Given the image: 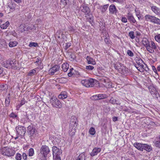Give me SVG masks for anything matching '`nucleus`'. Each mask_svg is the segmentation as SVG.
<instances>
[{
    "label": "nucleus",
    "mask_w": 160,
    "mask_h": 160,
    "mask_svg": "<svg viewBox=\"0 0 160 160\" xmlns=\"http://www.w3.org/2000/svg\"><path fill=\"white\" fill-rule=\"evenodd\" d=\"M96 81L92 78L82 80L81 81L82 84L86 87H92L95 84Z\"/></svg>",
    "instance_id": "f257e3e1"
},
{
    "label": "nucleus",
    "mask_w": 160,
    "mask_h": 160,
    "mask_svg": "<svg viewBox=\"0 0 160 160\" xmlns=\"http://www.w3.org/2000/svg\"><path fill=\"white\" fill-rule=\"evenodd\" d=\"M28 132L32 138H35L38 136L37 131L32 125H29L28 127Z\"/></svg>",
    "instance_id": "f03ea898"
},
{
    "label": "nucleus",
    "mask_w": 160,
    "mask_h": 160,
    "mask_svg": "<svg viewBox=\"0 0 160 160\" xmlns=\"http://www.w3.org/2000/svg\"><path fill=\"white\" fill-rule=\"evenodd\" d=\"M15 152L14 150L7 148H4L1 151V153L2 155L9 157L13 156Z\"/></svg>",
    "instance_id": "7ed1b4c3"
},
{
    "label": "nucleus",
    "mask_w": 160,
    "mask_h": 160,
    "mask_svg": "<svg viewBox=\"0 0 160 160\" xmlns=\"http://www.w3.org/2000/svg\"><path fill=\"white\" fill-rule=\"evenodd\" d=\"M145 18L146 20L150 21L154 24L160 25V19L155 16L150 15H147L145 16Z\"/></svg>",
    "instance_id": "20e7f679"
},
{
    "label": "nucleus",
    "mask_w": 160,
    "mask_h": 160,
    "mask_svg": "<svg viewBox=\"0 0 160 160\" xmlns=\"http://www.w3.org/2000/svg\"><path fill=\"white\" fill-rule=\"evenodd\" d=\"M98 79L103 82V84L105 87L107 88H110L112 87V83L108 78L101 76Z\"/></svg>",
    "instance_id": "39448f33"
},
{
    "label": "nucleus",
    "mask_w": 160,
    "mask_h": 160,
    "mask_svg": "<svg viewBox=\"0 0 160 160\" xmlns=\"http://www.w3.org/2000/svg\"><path fill=\"white\" fill-rule=\"evenodd\" d=\"M16 130L17 135L22 138L26 132L25 128L23 126L19 125L16 128Z\"/></svg>",
    "instance_id": "423d86ee"
},
{
    "label": "nucleus",
    "mask_w": 160,
    "mask_h": 160,
    "mask_svg": "<svg viewBox=\"0 0 160 160\" xmlns=\"http://www.w3.org/2000/svg\"><path fill=\"white\" fill-rule=\"evenodd\" d=\"M50 103L53 107L59 108L62 107V104L61 102L55 97H53L51 99Z\"/></svg>",
    "instance_id": "0eeeda50"
},
{
    "label": "nucleus",
    "mask_w": 160,
    "mask_h": 160,
    "mask_svg": "<svg viewBox=\"0 0 160 160\" xmlns=\"http://www.w3.org/2000/svg\"><path fill=\"white\" fill-rule=\"evenodd\" d=\"M135 60L137 63L138 65V67H136V68L137 69L139 70L141 72H142L141 71V69L143 71L142 68H143L144 67V65H143V63H144L142 60L140 58H136L135 59Z\"/></svg>",
    "instance_id": "6e6552de"
},
{
    "label": "nucleus",
    "mask_w": 160,
    "mask_h": 160,
    "mask_svg": "<svg viewBox=\"0 0 160 160\" xmlns=\"http://www.w3.org/2000/svg\"><path fill=\"white\" fill-rule=\"evenodd\" d=\"M40 152L45 157L49 153L50 150L48 146L46 145H43L40 149Z\"/></svg>",
    "instance_id": "1a4fd4ad"
},
{
    "label": "nucleus",
    "mask_w": 160,
    "mask_h": 160,
    "mask_svg": "<svg viewBox=\"0 0 160 160\" xmlns=\"http://www.w3.org/2000/svg\"><path fill=\"white\" fill-rule=\"evenodd\" d=\"M76 122H75L74 125H72V124H70L69 130V133L71 136H73L75 135V133L76 131V124L75 123Z\"/></svg>",
    "instance_id": "9d476101"
},
{
    "label": "nucleus",
    "mask_w": 160,
    "mask_h": 160,
    "mask_svg": "<svg viewBox=\"0 0 160 160\" xmlns=\"http://www.w3.org/2000/svg\"><path fill=\"white\" fill-rule=\"evenodd\" d=\"M109 13L112 14L116 15L118 12V10L115 6L113 4H112L109 6Z\"/></svg>",
    "instance_id": "9b49d317"
},
{
    "label": "nucleus",
    "mask_w": 160,
    "mask_h": 160,
    "mask_svg": "<svg viewBox=\"0 0 160 160\" xmlns=\"http://www.w3.org/2000/svg\"><path fill=\"white\" fill-rule=\"evenodd\" d=\"M142 44L145 46L148 51H151L152 52V51L150 48V42L146 38H144L142 41Z\"/></svg>",
    "instance_id": "f8f14e48"
},
{
    "label": "nucleus",
    "mask_w": 160,
    "mask_h": 160,
    "mask_svg": "<svg viewBox=\"0 0 160 160\" xmlns=\"http://www.w3.org/2000/svg\"><path fill=\"white\" fill-rule=\"evenodd\" d=\"M12 64H11L10 67L14 69H17L19 68L20 65L18 61L14 59L11 60Z\"/></svg>",
    "instance_id": "ddd939ff"
},
{
    "label": "nucleus",
    "mask_w": 160,
    "mask_h": 160,
    "mask_svg": "<svg viewBox=\"0 0 160 160\" xmlns=\"http://www.w3.org/2000/svg\"><path fill=\"white\" fill-rule=\"evenodd\" d=\"M59 66L58 65H54L49 70V71L51 75H53L55 72L59 70Z\"/></svg>",
    "instance_id": "4468645a"
},
{
    "label": "nucleus",
    "mask_w": 160,
    "mask_h": 160,
    "mask_svg": "<svg viewBox=\"0 0 160 160\" xmlns=\"http://www.w3.org/2000/svg\"><path fill=\"white\" fill-rule=\"evenodd\" d=\"M101 151V148L97 147L93 149L92 152L90 153V155L92 157L94 156L97 155Z\"/></svg>",
    "instance_id": "2eb2a0df"
},
{
    "label": "nucleus",
    "mask_w": 160,
    "mask_h": 160,
    "mask_svg": "<svg viewBox=\"0 0 160 160\" xmlns=\"http://www.w3.org/2000/svg\"><path fill=\"white\" fill-rule=\"evenodd\" d=\"M52 150L53 152V156L57 154H61L62 152V150L58 148L56 146L53 147Z\"/></svg>",
    "instance_id": "dca6fc26"
},
{
    "label": "nucleus",
    "mask_w": 160,
    "mask_h": 160,
    "mask_svg": "<svg viewBox=\"0 0 160 160\" xmlns=\"http://www.w3.org/2000/svg\"><path fill=\"white\" fill-rule=\"evenodd\" d=\"M7 8H10V11L11 12H13L15 10V4L14 2L11 1H9L7 4Z\"/></svg>",
    "instance_id": "f3484780"
},
{
    "label": "nucleus",
    "mask_w": 160,
    "mask_h": 160,
    "mask_svg": "<svg viewBox=\"0 0 160 160\" xmlns=\"http://www.w3.org/2000/svg\"><path fill=\"white\" fill-rule=\"evenodd\" d=\"M109 102L113 104L120 105L119 100L116 98L112 97L109 101Z\"/></svg>",
    "instance_id": "a211bd4d"
},
{
    "label": "nucleus",
    "mask_w": 160,
    "mask_h": 160,
    "mask_svg": "<svg viewBox=\"0 0 160 160\" xmlns=\"http://www.w3.org/2000/svg\"><path fill=\"white\" fill-rule=\"evenodd\" d=\"M80 9L82 12L85 13L86 14H88L90 12V9L89 7L84 5H82L80 7Z\"/></svg>",
    "instance_id": "6ab92c4d"
},
{
    "label": "nucleus",
    "mask_w": 160,
    "mask_h": 160,
    "mask_svg": "<svg viewBox=\"0 0 160 160\" xmlns=\"http://www.w3.org/2000/svg\"><path fill=\"white\" fill-rule=\"evenodd\" d=\"M143 144L136 142L133 143V145L138 150L142 151Z\"/></svg>",
    "instance_id": "aec40b11"
},
{
    "label": "nucleus",
    "mask_w": 160,
    "mask_h": 160,
    "mask_svg": "<svg viewBox=\"0 0 160 160\" xmlns=\"http://www.w3.org/2000/svg\"><path fill=\"white\" fill-rule=\"evenodd\" d=\"M127 17L128 20L130 23H135L136 22V20L132 14L128 13Z\"/></svg>",
    "instance_id": "412c9836"
},
{
    "label": "nucleus",
    "mask_w": 160,
    "mask_h": 160,
    "mask_svg": "<svg viewBox=\"0 0 160 160\" xmlns=\"http://www.w3.org/2000/svg\"><path fill=\"white\" fill-rule=\"evenodd\" d=\"M109 6L108 4L101 5L99 6V9L102 13H103L107 10Z\"/></svg>",
    "instance_id": "4be33fe9"
},
{
    "label": "nucleus",
    "mask_w": 160,
    "mask_h": 160,
    "mask_svg": "<svg viewBox=\"0 0 160 160\" xmlns=\"http://www.w3.org/2000/svg\"><path fill=\"white\" fill-rule=\"evenodd\" d=\"M150 50L152 51V52H151V51L148 52L152 53H154V50H156L157 49V46L154 42L152 41L151 43H150Z\"/></svg>",
    "instance_id": "5701e85b"
},
{
    "label": "nucleus",
    "mask_w": 160,
    "mask_h": 160,
    "mask_svg": "<svg viewBox=\"0 0 160 160\" xmlns=\"http://www.w3.org/2000/svg\"><path fill=\"white\" fill-rule=\"evenodd\" d=\"M86 60L87 62L89 64H91L93 65H95L96 63L94 59L89 56H87L86 58Z\"/></svg>",
    "instance_id": "b1692460"
},
{
    "label": "nucleus",
    "mask_w": 160,
    "mask_h": 160,
    "mask_svg": "<svg viewBox=\"0 0 160 160\" xmlns=\"http://www.w3.org/2000/svg\"><path fill=\"white\" fill-rule=\"evenodd\" d=\"M152 11L156 14L160 15V9L156 6H152L151 7Z\"/></svg>",
    "instance_id": "393cba45"
},
{
    "label": "nucleus",
    "mask_w": 160,
    "mask_h": 160,
    "mask_svg": "<svg viewBox=\"0 0 160 160\" xmlns=\"http://www.w3.org/2000/svg\"><path fill=\"white\" fill-rule=\"evenodd\" d=\"M11 63V61L7 60L3 62L2 64L3 67L6 68H8L9 67H10L11 64H12Z\"/></svg>",
    "instance_id": "a878e982"
},
{
    "label": "nucleus",
    "mask_w": 160,
    "mask_h": 160,
    "mask_svg": "<svg viewBox=\"0 0 160 160\" xmlns=\"http://www.w3.org/2000/svg\"><path fill=\"white\" fill-rule=\"evenodd\" d=\"M123 65L120 62H117L114 65V67L115 69L119 72L121 69Z\"/></svg>",
    "instance_id": "bb28decb"
},
{
    "label": "nucleus",
    "mask_w": 160,
    "mask_h": 160,
    "mask_svg": "<svg viewBox=\"0 0 160 160\" xmlns=\"http://www.w3.org/2000/svg\"><path fill=\"white\" fill-rule=\"evenodd\" d=\"M58 97L60 99H64L66 98L67 97V92H62L58 96Z\"/></svg>",
    "instance_id": "cd10ccee"
},
{
    "label": "nucleus",
    "mask_w": 160,
    "mask_h": 160,
    "mask_svg": "<svg viewBox=\"0 0 160 160\" xmlns=\"http://www.w3.org/2000/svg\"><path fill=\"white\" fill-rule=\"evenodd\" d=\"M143 147V150H145L146 151L150 152L152 150V147L151 145H148L147 144H144Z\"/></svg>",
    "instance_id": "c85d7f7f"
},
{
    "label": "nucleus",
    "mask_w": 160,
    "mask_h": 160,
    "mask_svg": "<svg viewBox=\"0 0 160 160\" xmlns=\"http://www.w3.org/2000/svg\"><path fill=\"white\" fill-rule=\"evenodd\" d=\"M155 146L158 148H160V135L159 136L158 138L154 142Z\"/></svg>",
    "instance_id": "c756f323"
},
{
    "label": "nucleus",
    "mask_w": 160,
    "mask_h": 160,
    "mask_svg": "<svg viewBox=\"0 0 160 160\" xmlns=\"http://www.w3.org/2000/svg\"><path fill=\"white\" fill-rule=\"evenodd\" d=\"M69 65L67 63H64L62 65V68L64 72H66L69 68Z\"/></svg>",
    "instance_id": "7c9ffc66"
},
{
    "label": "nucleus",
    "mask_w": 160,
    "mask_h": 160,
    "mask_svg": "<svg viewBox=\"0 0 160 160\" xmlns=\"http://www.w3.org/2000/svg\"><path fill=\"white\" fill-rule=\"evenodd\" d=\"M127 68L123 66L119 72H121L122 74H125L127 73Z\"/></svg>",
    "instance_id": "2f4dec72"
},
{
    "label": "nucleus",
    "mask_w": 160,
    "mask_h": 160,
    "mask_svg": "<svg viewBox=\"0 0 160 160\" xmlns=\"http://www.w3.org/2000/svg\"><path fill=\"white\" fill-rule=\"evenodd\" d=\"M149 90L152 96L154 95L157 92L154 87L151 86L149 88Z\"/></svg>",
    "instance_id": "473e14b6"
},
{
    "label": "nucleus",
    "mask_w": 160,
    "mask_h": 160,
    "mask_svg": "<svg viewBox=\"0 0 160 160\" xmlns=\"http://www.w3.org/2000/svg\"><path fill=\"white\" fill-rule=\"evenodd\" d=\"M36 64V66H38V68L42 69L43 66L41 65L42 61H36L34 62Z\"/></svg>",
    "instance_id": "72a5a7b5"
},
{
    "label": "nucleus",
    "mask_w": 160,
    "mask_h": 160,
    "mask_svg": "<svg viewBox=\"0 0 160 160\" xmlns=\"http://www.w3.org/2000/svg\"><path fill=\"white\" fill-rule=\"evenodd\" d=\"M18 42L17 41H11L8 44L9 46L10 47H13L17 46Z\"/></svg>",
    "instance_id": "f704fd0d"
},
{
    "label": "nucleus",
    "mask_w": 160,
    "mask_h": 160,
    "mask_svg": "<svg viewBox=\"0 0 160 160\" xmlns=\"http://www.w3.org/2000/svg\"><path fill=\"white\" fill-rule=\"evenodd\" d=\"M9 25V22L8 21H7L5 23L1 25L0 28L2 29H5L7 28Z\"/></svg>",
    "instance_id": "c9c22d12"
},
{
    "label": "nucleus",
    "mask_w": 160,
    "mask_h": 160,
    "mask_svg": "<svg viewBox=\"0 0 160 160\" xmlns=\"http://www.w3.org/2000/svg\"><path fill=\"white\" fill-rule=\"evenodd\" d=\"M85 156L84 153L80 154L76 160H85Z\"/></svg>",
    "instance_id": "e433bc0d"
},
{
    "label": "nucleus",
    "mask_w": 160,
    "mask_h": 160,
    "mask_svg": "<svg viewBox=\"0 0 160 160\" xmlns=\"http://www.w3.org/2000/svg\"><path fill=\"white\" fill-rule=\"evenodd\" d=\"M98 100L103 99L107 98V95L104 94H98Z\"/></svg>",
    "instance_id": "4c0bfd02"
},
{
    "label": "nucleus",
    "mask_w": 160,
    "mask_h": 160,
    "mask_svg": "<svg viewBox=\"0 0 160 160\" xmlns=\"http://www.w3.org/2000/svg\"><path fill=\"white\" fill-rule=\"evenodd\" d=\"M36 73V71L35 69H32L30 71L28 74L29 76H32Z\"/></svg>",
    "instance_id": "58836bf2"
},
{
    "label": "nucleus",
    "mask_w": 160,
    "mask_h": 160,
    "mask_svg": "<svg viewBox=\"0 0 160 160\" xmlns=\"http://www.w3.org/2000/svg\"><path fill=\"white\" fill-rule=\"evenodd\" d=\"M154 98H156L158 100L160 101V96L159 93L157 92H156L152 96Z\"/></svg>",
    "instance_id": "ea45409f"
},
{
    "label": "nucleus",
    "mask_w": 160,
    "mask_h": 160,
    "mask_svg": "<svg viewBox=\"0 0 160 160\" xmlns=\"http://www.w3.org/2000/svg\"><path fill=\"white\" fill-rule=\"evenodd\" d=\"M73 71L74 70L73 69V68H70V72L68 73V76L69 77H72L74 74H75V73Z\"/></svg>",
    "instance_id": "a19ab883"
},
{
    "label": "nucleus",
    "mask_w": 160,
    "mask_h": 160,
    "mask_svg": "<svg viewBox=\"0 0 160 160\" xmlns=\"http://www.w3.org/2000/svg\"><path fill=\"white\" fill-rule=\"evenodd\" d=\"M60 154H56L53 156V158L54 160H61V157L60 156Z\"/></svg>",
    "instance_id": "79ce46f5"
},
{
    "label": "nucleus",
    "mask_w": 160,
    "mask_h": 160,
    "mask_svg": "<svg viewBox=\"0 0 160 160\" xmlns=\"http://www.w3.org/2000/svg\"><path fill=\"white\" fill-rule=\"evenodd\" d=\"M62 34L60 31H58L56 34V37H57L58 38H60L62 37Z\"/></svg>",
    "instance_id": "37998d69"
},
{
    "label": "nucleus",
    "mask_w": 160,
    "mask_h": 160,
    "mask_svg": "<svg viewBox=\"0 0 160 160\" xmlns=\"http://www.w3.org/2000/svg\"><path fill=\"white\" fill-rule=\"evenodd\" d=\"M1 45L4 48H7V47H8V44L5 41H2L1 42Z\"/></svg>",
    "instance_id": "c03bdc74"
},
{
    "label": "nucleus",
    "mask_w": 160,
    "mask_h": 160,
    "mask_svg": "<svg viewBox=\"0 0 160 160\" xmlns=\"http://www.w3.org/2000/svg\"><path fill=\"white\" fill-rule=\"evenodd\" d=\"M34 153V151L33 148H30L29 149V156H32Z\"/></svg>",
    "instance_id": "a18cd8bd"
},
{
    "label": "nucleus",
    "mask_w": 160,
    "mask_h": 160,
    "mask_svg": "<svg viewBox=\"0 0 160 160\" xmlns=\"http://www.w3.org/2000/svg\"><path fill=\"white\" fill-rule=\"evenodd\" d=\"M89 132L92 135H94L95 133L94 128L92 127L90 128L89 131Z\"/></svg>",
    "instance_id": "49530a36"
},
{
    "label": "nucleus",
    "mask_w": 160,
    "mask_h": 160,
    "mask_svg": "<svg viewBox=\"0 0 160 160\" xmlns=\"http://www.w3.org/2000/svg\"><path fill=\"white\" fill-rule=\"evenodd\" d=\"M20 27V31L22 32L25 31V25H21Z\"/></svg>",
    "instance_id": "de8ad7c7"
},
{
    "label": "nucleus",
    "mask_w": 160,
    "mask_h": 160,
    "mask_svg": "<svg viewBox=\"0 0 160 160\" xmlns=\"http://www.w3.org/2000/svg\"><path fill=\"white\" fill-rule=\"evenodd\" d=\"M155 39L158 42L160 43V34H158L155 36Z\"/></svg>",
    "instance_id": "09e8293b"
},
{
    "label": "nucleus",
    "mask_w": 160,
    "mask_h": 160,
    "mask_svg": "<svg viewBox=\"0 0 160 160\" xmlns=\"http://www.w3.org/2000/svg\"><path fill=\"white\" fill-rule=\"evenodd\" d=\"M15 158L16 160H21L22 159L21 155L19 153H17L15 157Z\"/></svg>",
    "instance_id": "8fccbe9b"
},
{
    "label": "nucleus",
    "mask_w": 160,
    "mask_h": 160,
    "mask_svg": "<svg viewBox=\"0 0 160 160\" xmlns=\"http://www.w3.org/2000/svg\"><path fill=\"white\" fill-rule=\"evenodd\" d=\"M129 36L131 39H134L135 38L134 32L133 31L130 32L129 33Z\"/></svg>",
    "instance_id": "3c124183"
},
{
    "label": "nucleus",
    "mask_w": 160,
    "mask_h": 160,
    "mask_svg": "<svg viewBox=\"0 0 160 160\" xmlns=\"http://www.w3.org/2000/svg\"><path fill=\"white\" fill-rule=\"evenodd\" d=\"M94 67L91 65L87 66L86 67V69L88 70H92L94 69Z\"/></svg>",
    "instance_id": "603ef678"
},
{
    "label": "nucleus",
    "mask_w": 160,
    "mask_h": 160,
    "mask_svg": "<svg viewBox=\"0 0 160 160\" xmlns=\"http://www.w3.org/2000/svg\"><path fill=\"white\" fill-rule=\"evenodd\" d=\"M127 54L130 57H133L134 55L133 52L130 50H128L127 51Z\"/></svg>",
    "instance_id": "864d4df0"
},
{
    "label": "nucleus",
    "mask_w": 160,
    "mask_h": 160,
    "mask_svg": "<svg viewBox=\"0 0 160 160\" xmlns=\"http://www.w3.org/2000/svg\"><path fill=\"white\" fill-rule=\"evenodd\" d=\"M91 99L94 100H98V95H96L92 96L91 97Z\"/></svg>",
    "instance_id": "5fc2aeb1"
},
{
    "label": "nucleus",
    "mask_w": 160,
    "mask_h": 160,
    "mask_svg": "<svg viewBox=\"0 0 160 160\" xmlns=\"http://www.w3.org/2000/svg\"><path fill=\"white\" fill-rule=\"evenodd\" d=\"M38 44L37 43L34 42H31L29 43V46L30 47H31L32 46L36 47L37 46H38Z\"/></svg>",
    "instance_id": "6e6d98bb"
},
{
    "label": "nucleus",
    "mask_w": 160,
    "mask_h": 160,
    "mask_svg": "<svg viewBox=\"0 0 160 160\" xmlns=\"http://www.w3.org/2000/svg\"><path fill=\"white\" fill-rule=\"evenodd\" d=\"M25 103V101L24 100H22L21 102L19 103L18 106L19 108H20Z\"/></svg>",
    "instance_id": "4d7b16f0"
},
{
    "label": "nucleus",
    "mask_w": 160,
    "mask_h": 160,
    "mask_svg": "<svg viewBox=\"0 0 160 160\" xmlns=\"http://www.w3.org/2000/svg\"><path fill=\"white\" fill-rule=\"evenodd\" d=\"M6 86V85H0V90L2 91L3 90H5L6 89V88L5 86Z\"/></svg>",
    "instance_id": "13d9d810"
},
{
    "label": "nucleus",
    "mask_w": 160,
    "mask_h": 160,
    "mask_svg": "<svg viewBox=\"0 0 160 160\" xmlns=\"http://www.w3.org/2000/svg\"><path fill=\"white\" fill-rule=\"evenodd\" d=\"M60 81H61V83H64L67 82V79L65 78H61L60 80Z\"/></svg>",
    "instance_id": "bf43d9fd"
},
{
    "label": "nucleus",
    "mask_w": 160,
    "mask_h": 160,
    "mask_svg": "<svg viewBox=\"0 0 160 160\" xmlns=\"http://www.w3.org/2000/svg\"><path fill=\"white\" fill-rule=\"evenodd\" d=\"M68 1V0H61V2L64 6H66L67 4Z\"/></svg>",
    "instance_id": "052dcab7"
},
{
    "label": "nucleus",
    "mask_w": 160,
    "mask_h": 160,
    "mask_svg": "<svg viewBox=\"0 0 160 160\" xmlns=\"http://www.w3.org/2000/svg\"><path fill=\"white\" fill-rule=\"evenodd\" d=\"M122 21L124 23L127 22V18L125 17H122L121 19Z\"/></svg>",
    "instance_id": "680f3d73"
},
{
    "label": "nucleus",
    "mask_w": 160,
    "mask_h": 160,
    "mask_svg": "<svg viewBox=\"0 0 160 160\" xmlns=\"http://www.w3.org/2000/svg\"><path fill=\"white\" fill-rule=\"evenodd\" d=\"M9 116L10 117L12 118H15L17 117V115L13 113H12L11 114H10Z\"/></svg>",
    "instance_id": "e2e57ef3"
},
{
    "label": "nucleus",
    "mask_w": 160,
    "mask_h": 160,
    "mask_svg": "<svg viewBox=\"0 0 160 160\" xmlns=\"http://www.w3.org/2000/svg\"><path fill=\"white\" fill-rule=\"evenodd\" d=\"M22 157L23 159L24 160H26L27 159V155L25 153H23Z\"/></svg>",
    "instance_id": "0e129e2a"
},
{
    "label": "nucleus",
    "mask_w": 160,
    "mask_h": 160,
    "mask_svg": "<svg viewBox=\"0 0 160 160\" xmlns=\"http://www.w3.org/2000/svg\"><path fill=\"white\" fill-rule=\"evenodd\" d=\"M5 102L6 105H8L9 104L10 102V100L9 98L6 99Z\"/></svg>",
    "instance_id": "69168bd1"
},
{
    "label": "nucleus",
    "mask_w": 160,
    "mask_h": 160,
    "mask_svg": "<svg viewBox=\"0 0 160 160\" xmlns=\"http://www.w3.org/2000/svg\"><path fill=\"white\" fill-rule=\"evenodd\" d=\"M152 69L154 71V72H155L157 74V70L156 68L154 66H152Z\"/></svg>",
    "instance_id": "338daca9"
},
{
    "label": "nucleus",
    "mask_w": 160,
    "mask_h": 160,
    "mask_svg": "<svg viewBox=\"0 0 160 160\" xmlns=\"http://www.w3.org/2000/svg\"><path fill=\"white\" fill-rule=\"evenodd\" d=\"M71 43H67L66 44V45L65 46V49H67L68 48H69L71 46Z\"/></svg>",
    "instance_id": "774afa93"
}]
</instances>
